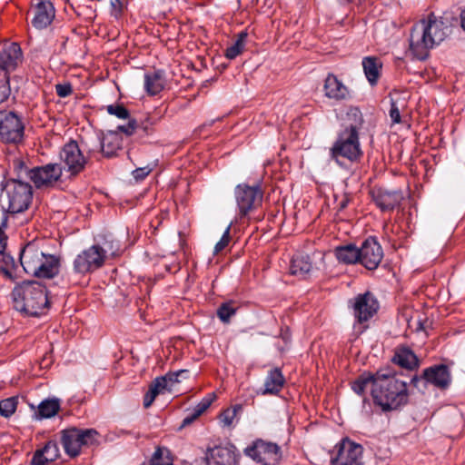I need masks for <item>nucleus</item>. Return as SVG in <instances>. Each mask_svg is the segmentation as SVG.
Returning a JSON list of instances; mask_svg holds the SVG:
<instances>
[{"label":"nucleus","instance_id":"nucleus-1","mask_svg":"<svg viewBox=\"0 0 465 465\" xmlns=\"http://www.w3.org/2000/svg\"><path fill=\"white\" fill-rule=\"evenodd\" d=\"M368 387H371L375 403L383 411L396 410L408 401L407 383L391 371H380L375 375L363 373L351 385L359 395Z\"/></svg>","mask_w":465,"mask_h":465},{"label":"nucleus","instance_id":"nucleus-2","mask_svg":"<svg viewBox=\"0 0 465 465\" xmlns=\"http://www.w3.org/2000/svg\"><path fill=\"white\" fill-rule=\"evenodd\" d=\"M450 33V26L441 17L430 15L412 27L410 52L415 58L423 60L428 57L430 50L443 42Z\"/></svg>","mask_w":465,"mask_h":465},{"label":"nucleus","instance_id":"nucleus-3","mask_svg":"<svg viewBox=\"0 0 465 465\" xmlns=\"http://www.w3.org/2000/svg\"><path fill=\"white\" fill-rule=\"evenodd\" d=\"M20 262L26 273L50 279L59 272V259L44 252L36 241L28 242L21 252Z\"/></svg>","mask_w":465,"mask_h":465},{"label":"nucleus","instance_id":"nucleus-4","mask_svg":"<svg viewBox=\"0 0 465 465\" xmlns=\"http://www.w3.org/2000/svg\"><path fill=\"white\" fill-rule=\"evenodd\" d=\"M12 295L15 310L31 316L43 313L49 303L45 287L37 282L18 284Z\"/></svg>","mask_w":465,"mask_h":465},{"label":"nucleus","instance_id":"nucleus-5","mask_svg":"<svg viewBox=\"0 0 465 465\" xmlns=\"http://www.w3.org/2000/svg\"><path fill=\"white\" fill-rule=\"evenodd\" d=\"M33 198L32 187L16 180L7 181L0 195L3 209L13 213H22L26 210Z\"/></svg>","mask_w":465,"mask_h":465},{"label":"nucleus","instance_id":"nucleus-6","mask_svg":"<svg viewBox=\"0 0 465 465\" xmlns=\"http://www.w3.org/2000/svg\"><path fill=\"white\" fill-rule=\"evenodd\" d=\"M331 154L337 163L341 157L355 161L361 156V150L356 127L351 126L340 134L331 149Z\"/></svg>","mask_w":465,"mask_h":465},{"label":"nucleus","instance_id":"nucleus-7","mask_svg":"<svg viewBox=\"0 0 465 465\" xmlns=\"http://www.w3.org/2000/svg\"><path fill=\"white\" fill-rule=\"evenodd\" d=\"M95 430L69 428L62 431L61 441L65 452L71 457L77 456L83 446L92 444L96 439Z\"/></svg>","mask_w":465,"mask_h":465},{"label":"nucleus","instance_id":"nucleus-8","mask_svg":"<svg viewBox=\"0 0 465 465\" xmlns=\"http://www.w3.org/2000/svg\"><path fill=\"white\" fill-rule=\"evenodd\" d=\"M25 126L21 118L14 112H0V141L18 143L23 140Z\"/></svg>","mask_w":465,"mask_h":465},{"label":"nucleus","instance_id":"nucleus-9","mask_svg":"<svg viewBox=\"0 0 465 465\" xmlns=\"http://www.w3.org/2000/svg\"><path fill=\"white\" fill-rule=\"evenodd\" d=\"M104 259V250L98 245H93L76 256L74 269L76 272L84 274L101 267Z\"/></svg>","mask_w":465,"mask_h":465},{"label":"nucleus","instance_id":"nucleus-10","mask_svg":"<svg viewBox=\"0 0 465 465\" xmlns=\"http://www.w3.org/2000/svg\"><path fill=\"white\" fill-rule=\"evenodd\" d=\"M245 454L264 465H275L281 459L280 448L272 442L262 440H256L252 446L244 450Z\"/></svg>","mask_w":465,"mask_h":465},{"label":"nucleus","instance_id":"nucleus-11","mask_svg":"<svg viewBox=\"0 0 465 465\" xmlns=\"http://www.w3.org/2000/svg\"><path fill=\"white\" fill-rule=\"evenodd\" d=\"M60 160L64 164V169L73 175L82 172L86 163V158L74 141L64 145L60 152Z\"/></svg>","mask_w":465,"mask_h":465},{"label":"nucleus","instance_id":"nucleus-12","mask_svg":"<svg viewBox=\"0 0 465 465\" xmlns=\"http://www.w3.org/2000/svg\"><path fill=\"white\" fill-rule=\"evenodd\" d=\"M336 455L333 456L334 465H361L362 460V448L349 440H343L336 446Z\"/></svg>","mask_w":465,"mask_h":465},{"label":"nucleus","instance_id":"nucleus-13","mask_svg":"<svg viewBox=\"0 0 465 465\" xmlns=\"http://www.w3.org/2000/svg\"><path fill=\"white\" fill-rule=\"evenodd\" d=\"M262 197V193L257 187L238 185L235 189V198L241 216H245L260 205Z\"/></svg>","mask_w":465,"mask_h":465},{"label":"nucleus","instance_id":"nucleus-14","mask_svg":"<svg viewBox=\"0 0 465 465\" xmlns=\"http://www.w3.org/2000/svg\"><path fill=\"white\" fill-rule=\"evenodd\" d=\"M62 175V167L58 163H48L42 167L30 169L28 178L37 186H48L57 182Z\"/></svg>","mask_w":465,"mask_h":465},{"label":"nucleus","instance_id":"nucleus-15","mask_svg":"<svg viewBox=\"0 0 465 465\" xmlns=\"http://www.w3.org/2000/svg\"><path fill=\"white\" fill-rule=\"evenodd\" d=\"M383 257L381 246L373 239H367L360 248V262L368 270L378 267Z\"/></svg>","mask_w":465,"mask_h":465},{"label":"nucleus","instance_id":"nucleus-16","mask_svg":"<svg viewBox=\"0 0 465 465\" xmlns=\"http://www.w3.org/2000/svg\"><path fill=\"white\" fill-rule=\"evenodd\" d=\"M22 50L16 43H5L0 51V71H14L22 62Z\"/></svg>","mask_w":465,"mask_h":465},{"label":"nucleus","instance_id":"nucleus-17","mask_svg":"<svg viewBox=\"0 0 465 465\" xmlns=\"http://www.w3.org/2000/svg\"><path fill=\"white\" fill-rule=\"evenodd\" d=\"M204 462L206 465H234V452L228 447L215 446L207 450ZM194 465H203V461H195Z\"/></svg>","mask_w":465,"mask_h":465},{"label":"nucleus","instance_id":"nucleus-18","mask_svg":"<svg viewBox=\"0 0 465 465\" xmlns=\"http://www.w3.org/2000/svg\"><path fill=\"white\" fill-rule=\"evenodd\" d=\"M354 315L360 322L368 321L378 310V302L369 292L355 298Z\"/></svg>","mask_w":465,"mask_h":465},{"label":"nucleus","instance_id":"nucleus-19","mask_svg":"<svg viewBox=\"0 0 465 465\" xmlns=\"http://www.w3.org/2000/svg\"><path fill=\"white\" fill-rule=\"evenodd\" d=\"M323 91L326 97L335 101L346 100L351 95L349 88L332 74L327 75Z\"/></svg>","mask_w":465,"mask_h":465},{"label":"nucleus","instance_id":"nucleus-20","mask_svg":"<svg viewBox=\"0 0 465 465\" xmlns=\"http://www.w3.org/2000/svg\"><path fill=\"white\" fill-rule=\"evenodd\" d=\"M425 381L438 388L445 389L451 382V375L447 366L436 365L423 371Z\"/></svg>","mask_w":465,"mask_h":465},{"label":"nucleus","instance_id":"nucleus-21","mask_svg":"<svg viewBox=\"0 0 465 465\" xmlns=\"http://www.w3.org/2000/svg\"><path fill=\"white\" fill-rule=\"evenodd\" d=\"M54 18V8L50 0H40L35 6V17L32 21L38 29L47 27Z\"/></svg>","mask_w":465,"mask_h":465},{"label":"nucleus","instance_id":"nucleus-22","mask_svg":"<svg viewBox=\"0 0 465 465\" xmlns=\"http://www.w3.org/2000/svg\"><path fill=\"white\" fill-rule=\"evenodd\" d=\"M372 197L376 204L382 210H392L397 206L402 199V195L399 192H390L381 188L372 191Z\"/></svg>","mask_w":465,"mask_h":465},{"label":"nucleus","instance_id":"nucleus-23","mask_svg":"<svg viewBox=\"0 0 465 465\" xmlns=\"http://www.w3.org/2000/svg\"><path fill=\"white\" fill-rule=\"evenodd\" d=\"M122 148V138L116 131H107L103 134L100 141V150L106 157H111Z\"/></svg>","mask_w":465,"mask_h":465},{"label":"nucleus","instance_id":"nucleus-24","mask_svg":"<svg viewBox=\"0 0 465 465\" xmlns=\"http://www.w3.org/2000/svg\"><path fill=\"white\" fill-rule=\"evenodd\" d=\"M59 457V449L55 442L49 441L43 450H37L32 460V465H45L55 460Z\"/></svg>","mask_w":465,"mask_h":465},{"label":"nucleus","instance_id":"nucleus-25","mask_svg":"<svg viewBox=\"0 0 465 465\" xmlns=\"http://www.w3.org/2000/svg\"><path fill=\"white\" fill-rule=\"evenodd\" d=\"M392 361L394 363L407 370H412L419 364L417 356L407 347L398 348Z\"/></svg>","mask_w":465,"mask_h":465},{"label":"nucleus","instance_id":"nucleus-26","mask_svg":"<svg viewBox=\"0 0 465 465\" xmlns=\"http://www.w3.org/2000/svg\"><path fill=\"white\" fill-rule=\"evenodd\" d=\"M60 410L58 399H47L40 402L37 411L35 413L36 420L49 419L55 416Z\"/></svg>","mask_w":465,"mask_h":465},{"label":"nucleus","instance_id":"nucleus-27","mask_svg":"<svg viewBox=\"0 0 465 465\" xmlns=\"http://www.w3.org/2000/svg\"><path fill=\"white\" fill-rule=\"evenodd\" d=\"M335 256L339 262L351 264L360 262V249L353 244L338 246L335 249Z\"/></svg>","mask_w":465,"mask_h":465},{"label":"nucleus","instance_id":"nucleus-28","mask_svg":"<svg viewBox=\"0 0 465 465\" xmlns=\"http://www.w3.org/2000/svg\"><path fill=\"white\" fill-rule=\"evenodd\" d=\"M284 379L278 369L272 370L264 381V389L262 394H275L282 388Z\"/></svg>","mask_w":465,"mask_h":465},{"label":"nucleus","instance_id":"nucleus-29","mask_svg":"<svg viewBox=\"0 0 465 465\" xmlns=\"http://www.w3.org/2000/svg\"><path fill=\"white\" fill-rule=\"evenodd\" d=\"M312 268V262L308 255L298 254L292 260L290 272L292 275L304 276Z\"/></svg>","mask_w":465,"mask_h":465},{"label":"nucleus","instance_id":"nucleus-30","mask_svg":"<svg viewBox=\"0 0 465 465\" xmlns=\"http://www.w3.org/2000/svg\"><path fill=\"white\" fill-rule=\"evenodd\" d=\"M362 66L369 83L371 85L375 84L380 76V70L381 68L380 61L374 57H365L362 61Z\"/></svg>","mask_w":465,"mask_h":465},{"label":"nucleus","instance_id":"nucleus-31","mask_svg":"<svg viewBox=\"0 0 465 465\" xmlns=\"http://www.w3.org/2000/svg\"><path fill=\"white\" fill-rule=\"evenodd\" d=\"M164 86V80L160 72L146 74L144 76V87L146 92L151 94H157Z\"/></svg>","mask_w":465,"mask_h":465},{"label":"nucleus","instance_id":"nucleus-32","mask_svg":"<svg viewBox=\"0 0 465 465\" xmlns=\"http://www.w3.org/2000/svg\"><path fill=\"white\" fill-rule=\"evenodd\" d=\"M248 34L246 31H242L236 40L226 48L224 55L226 58L232 60L238 55L242 54L245 49Z\"/></svg>","mask_w":465,"mask_h":465},{"label":"nucleus","instance_id":"nucleus-33","mask_svg":"<svg viewBox=\"0 0 465 465\" xmlns=\"http://www.w3.org/2000/svg\"><path fill=\"white\" fill-rule=\"evenodd\" d=\"M214 399L213 394H209L203 398L183 420L182 426H187L193 422L198 417H200L212 404Z\"/></svg>","mask_w":465,"mask_h":465},{"label":"nucleus","instance_id":"nucleus-34","mask_svg":"<svg viewBox=\"0 0 465 465\" xmlns=\"http://www.w3.org/2000/svg\"><path fill=\"white\" fill-rule=\"evenodd\" d=\"M390 97V117L393 124H399L401 122V110H402L406 105V98H401V94L397 92L391 93Z\"/></svg>","mask_w":465,"mask_h":465},{"label":"nucleus","instance_id":"nucleus-35","mask_svg":"<svg viewBox=\"0 0 465 465\" xmlns=\"http://www.w3.org/2000/svg\"><path fill=\"white\" fill-rule=\"evenodd\" d=\"M18 398L10 397L0 401V414L8 418L12 416L17 408Z\"/></svg>","mask_w":465,"mask_h":465},{"label":"nucleus","instance_id":"nucleus-36","mask_svg":"<svg viewBox=\"0 0 465 465\" xmlns=\"http://www.w3.org/2000/svg\"><path fill=\"white\" fill-rule=\"evenodd\" d=\"M151 465H173V460L166 449H157L153 453Z\"/></svg>","mask_w":465,"mask_h":465},{"label":"nucleus","instance_id":"nucleus-37","mask_svg":"<svg viewBox=\"0 0 465 465\" xmlns=\"http://www.w3.org/2000/svg\"><path fill=\"white\" fill-rule=\"evenodd\" d=\"M241 405H235L232 408L226 409L225 411H223V413L220 416L221 422L224 426H232L237 417V414L241 411Z\"/></svg>","mask_w":465,"mask_h":465},{"label":"nucleus","instance_id":"nucleus-38","mask_svg":"<svg viewBox=\"0 0 465 465\" xmlns=\"http://www.w3.org/2000/svg\"><path fill=\"white\" fill-rule=\"evenodd\" d=\"M10 94L9 76L5 71H0V104Z\"/></svg>","mask_w":465,"mask_h":465},{"label":"nucleus","instance_id":"nucleus-39","mask_svg":"<svg viewBox=\"0 0 465 465\" xmlns=\"http://www.w3.org/2000/svg\"><path fill=\"white\" fill-rule=\"evenodd\" d=\"M156 395L163 393L164 391H171L170 384L167 383L166 378H156L149 387Z\"/></svg>","mask_w":465,"mask_h":465},{"label":"nucleus","instance_id":"nucleus-40","mask_svg":"<svg viewBox=\"0 0 465 465\" xmlns=\"http://www.w3.org/2000/svg\"><path fill=\"white\" fill-rule=\"evenodd\" d=\"M109 114L114 115L119 119H128L129 112L125 107L120 104H111L106 107Z\"/></svg>","mask_w":465,"mask_h":465},{"label":"nucleus","instance_id":"nucleus-41","mask_svg":"<svg viewBox=\"0 0 465 465\" xmlns=\"http://www.w3.org/2000/svg\"><path fill=\"white\" fill-rule=\"evenodd\" d=\"M235 313V309L230 303H223L217 312L218 317L222 322H227Z\"/></svg>","mask_w":465,"mask_h":465},{"label":"nucleus","instance_id":"nucleus-42","mask_svg":"<svg viewBox=\"0 0 465 465\" xmlns=\"http://www.w3.org/2000/svg\"><path fill=\"white\" fill-rule=\"evenodd\" d=\"M109 5L111 15L120 18L125 6L124 0H109Z\"/></svg>","mask_w":465,"mask_h":465},{"label":"nucleus","instance_id":"nucleus-43","mask_svg":"<svg viewBox=\"0 0 465 465\" xmlns=\"http://www.w3.org/2000/svg\"><path fill=\"white\" fill-rule=\"evenodd\" d=\"M230 230H231V225H229L224 233L223 234L221 240L215 244L214 246V252L215 253H218L220 252L221 251H223L229 243L230 242Z\"/></svg>","mask_w":465,"mask_h":465},{"label":"nucleus","instance_id":"nucleus-44","mask_svg":"<svg viewBox=\"0 0 465 465\" xmlns=\"http://www.w3.org/2000/svg\"><path fill=\"white\" fill-rule=\"evenodd\" d=\"M153 171V166L146 165L144 167H139L133 171V177L135 181H143L149 173Z\"/></svg>","mask_w":465,"mask_h":465},{"label":"nucleus","instance_id":"nucleus-45","mask_svg":"<svg viewBox=\"0 0 465 465\" xmlns=\"http://www.w3.org/2000/svg\"><path fill=\"white\" fill-rule=\"evenodd\" d=\"M187 373V371L186 370H181L177 372H173V373H168L164 376H163V378H166L167 380V383L170 384V389L171 391L173 390V387L175 383L179 382V380H178V377L180 375H183V374H186Z\"/></svg>","mask_w":465,"mask_h":465},{"label":"nucleus","instance_id":"nucleus-46","mask_svg":"<svg viewBox=\"0 0 465 465\" xmlns=\"http://www.w3.org/2000/svg\"><path fill=\"white\" fill-rule=\"evenodd\" d=\"M118 129L126 135H132L136 129V122L134 120H129L126 125H120Z\"/></svg>","mask_w":465,"mask_h":465},{"label":"nucleus","instance_id":"nucleus-47","mask_svg":"<svg viewBox=\"0 0 465 465\" xmlns=\"http://www.w3.org/2000/svg\"><path fill=\"white\" fill-rule=\"evenodd\" d=\"M14 166L20 176H22L25 173V176L28 177V173L30 170L27 169V167L25 165L22 160L15 159L14 161Z\"/></svg>","mask_w":465,"mask_h":465},{"label":"nucleus","instance_id":"nucleus-48","mask_svg":"<svg viewBox=\"0 0 465 465\" xmlns=\"http://www.w3.org/2000/svg\"><path fill=\"white\" fill-rule=\"evenodd\" d=\"M56 93L60 97H66L72 93V87L69 84H57Z\"/></svg>","mask_w":465,"mask_h":465},{"label":"nucleus","instance_id":"nucleus-49","mask_svg":"<svg viewBox=\"0 0 465 465\" xmlns=\"http://www.w3.org/2000/svg\"><path fill=\"white\" fill-rule=\"evenodd\" d=\"M156 394L154 393V391H153L150 388H149V391H147V393L145 394L144 398H143V406L144 408H148L152 405V403L153 402L154 399L156 398Z\"/></svg>","mask_w":465,"mask_h":465},{"label":"nucleus","instance_id":"nucleus-50","mask_svg":"<svg viewBox=\"0 0 465 465\" xmlns=\"http://www.w3.org/2000/svg\"><path fill=\"white\" fill-rule=\"evenodd\" d=\"M6 248V236L0 227V254H3Z\"/></svg>","mask_w":465,"mask_h":465},{"label":"nucleus","instance_id":"nucleus-51","mask_svg":"<svg viewBox=\"0 0 465 465\" xmlns=\"http://www.w3.org/2000/svg\"><path fill=\"white\" fill-rule=\"evenodd\" d=\"M348 203H349V198L348 197H344L343 199H341V201L339 203V210H343L344 208H346V206L348 205Z\"/></svg>","mask_w":465,"mask_h":465},{"label":"nucleus","instance_id":"nucleus-52","mask_svg":"<svg viewBox=\"0 0 465 465\" xmlns=\"http://www.w3.org/2000/svg\"><path fill=\"white\" fill-rule=\"evenodd\" d=\"M154 124V121H151L150 119H147L145 122L143 123V129L145 131L148 130L149 126Z\"/></svg>","mask_w":465,"mask_h":465},{"label":"nucleus","instance_id":"nucleus-53","mask_svg":"<svg viewBox=\"0 0 465 465\" xmlns=\"http://www.w3.org/2000/svg\"><path fill=\"white\" fill-rule=\"evenodd\" d=\"M460 18H461V26L465 31V10L461 13Z\"/></svg>","mask_w":465,"mask_h":465}]
</instances>
